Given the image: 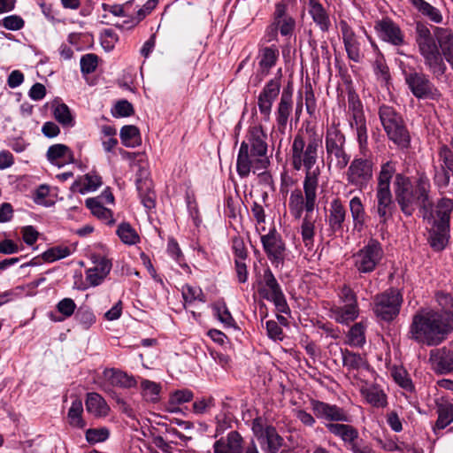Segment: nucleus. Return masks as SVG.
Returning a JSON list of instances; mask_svg holds the SVG:
<instances>
[{"label": "nucleus", "mask_w": 453, "mask_h": 453, "mask_svg": "<svg viewBox=\"0 0 453 453\" xmlns=\"http://www.w3.org/2000/svg\"><path fill=\"white\" fill-rule=\"evenodd\" d=\"M267 134L261 125L250 127L240 145L236 159V171L241 178L252 172L260 175L269 166Z\"/></svg>", "instance_id": "1"}, {"label": "nucleus", "mask_w": 453, "mask_h": 453, "mask_svg": "<svg viewBox=\"0 0 453 453\" xmlns=\"http://www.w3.org/2000/svg\"><path fill=\"white\" fill-rule=\"evenodd\" d=\"M322 143V134L311 126L298 130L294 137L290 149L291 165L296 171L303 169L305 180L319 181L321 170L317 162Z\"/></svg>", "instance_id": "2"}, {"label": "nucleus", "mask_w": 453, "mask_h": 453, "mask_svg": "<svg viewBox=\"0 0 453 453\" xmlns=\"http://www.w3.org/2000/svg\"><path fill=\"white\" fill-rule=\"evenodd\" d=\"M303 194L300 189L291 192L288 200V209L295 219H300L303 211L305 215L301 224V235L304 246L311 250L313 247L315 236V219L312 212L316 206L319 181L303 179Z\"/></svg>", "instance_id": "3"}, {"label": "nucleus", "mask_w": 453, "mask_h": 453, "mask_svg": "<svg viewBox=\"0 0 453 453\" xmlns=\"http://www.w3.org/2000/svg\"><path fill=\"white\" fill-rule=\"evenodd\" d=\"M453 331V324L444 315L434 310H422L416 313L410 326V338L426 346H438Z\"/></svg>", "instance_id": "4"}, {"label": "nucleus", "mask_w": 453, "mask_h": 453, "mask_svg": "<svg viewBox=\"0 0 453 453\" xmlns=\"http://www.w3.org/2000/svg\"><path fill=\"white\" fill-rule=\"evenodd\" d=\"M430 188L429 179L425 173L418 175L415 187L408 176L397 173L394 180V193L402 212L411 216L416 205L424 208L429 205Z\"/></svg>", "instance_id": "5"}, {"label": "nucleus", "mask_w": 453, "mask_h": 453, "mask_svg": "<svg viewBox=\"0 0 453 453\" xmlns=\"http://www.w3.org/2000/svg\"><path fill=\"white\" fill-rule=\"evenodd\" d=\"M416 42L426 68L436 80H441L444 76L447 66L430 29L418 23L416 27Z\"/></svg>", "instance_id": "6"}, {"label": "nucleus", "mask_w": 453, "mask_h": 453, "mask_svg": "<svg viewBox=\"0 0 453 453\" xmlns=\"http://www.w3.org/2000/svg\"><path fill=\"white\" fill-rule=\"evenodd\" d=\"M339 127L340 123L334 121L326 127L325 147L328 167L334 163L336 169L342 170L349 165L350 156L345 149V134Z\"/></svg>", "instance_id": "7"}, {"label": "nucleus", "mask_w": 453, "mask_h": 453, "mask_svg": "<svg viewBox=\"0 0 453 453\" xmlns=\"http://www.w3.org/2000/svg\"><path fill=\"white\" fill-rule=\"evenodd\" d=\"M379 117L388 139L399 148H408L411 136L402 116L392 106L383 104L379 109Z\"/></svg>", "instance_id": "8"}, {"label": "nucleus", "mask_w": 453, "mask_h": 453, "mask_svg": "<svg viewBox=\"0 0 453 453\" xmlns=\"http://www.w3.org/2000/svg\"><path fill=\"white\" fill-rule=\"evenodd\" d=\"M348 115L351 129L355 130L361 154L368 150V134L363 104L354 91L348 93Z\"/></svg>", "instance_id": "9"}, {"label": "nucleus", "mask_w": 453, "mask_h": 453, "mask_svg": "<svg viewBox=\"0 0 453 453\" xmlns=\"http://www.w3.org/2000/svg\"><path fill=\"white\" fill-rule=\"evenodd\" d=\"M344 423H327L326 428L339 437L351 453H375L372 446L359 437V432L356 427Z\"/></svg>", "instance_id": "10"}, {"label": "nucleus", "mask_w": 453, "mask_h": 453, "mask_svg": "<svg viewBox=\"0 0 453 453\" xmlns=\"http://www.w3.org/2000/svg\"><path fill=\"white\" fill-rule=\"evenodd\" d=\"M383 257L382 245L375 239H370L352 256L354 267L359 274H369L374 272Z\"/></svg>", "instance_id": "11"}, {"label": "nucleus", "mask_w": 453, "mask_h": 453, "mask_svg": "<svg viewBox=\"0 0 453 453\" xmlns=\"http://www.w3.org/2000/svg\"><path fill=\"white\" fill-rule=\"evenodd\" d=\"M403 303V296L396 288H390L373 297L372 311L384 321H392L397 317Z\"/></svg>", "instance_id": "12"}, {"label": "nucleus", "mask_w": 453, "mask_h": 453, "mask_svg": "<svg viewBox=\"0 0 453 453\" xmlns=\"http://www.w3.org/2000/svg\"><path fill=\"white\" fill-rule=\"evenodd\" d=\"M257 292L261 297L273 302L277 311L288 313L289 307L281 287L270 268H266L262 275V280L257 281Z\"/></svg>", "instance_id": "13"}, {"label": "nucleus", "mask_w": 453, "mask_h": 453, "mask_svg": "<svg viewBox=\"0 0 453 453\" xmlns=\"http://www.w3.org/2000/svg\"><path fill=\"white\" fill-rule=\"evenodd\" d=\"M366 152L367 150L363 154L364 157H355L345 173L348 184L358 190L365 189L373 176L374 163L372 158L366 157Z\"/></svg>", "instance_id": "14"}, {"label": "nucleus", "mask_w": 453, "mask_h": 453, "mask_svg": "<svg viewBox=\"0 0 453 453\" xmlns=\"http://www.w3.org/2000/svg\"><path fill=\"white\" fill-rule=\"evenodd\" d=\"M404 80L412 95L418 99L438 100L441 93L423 73L403 71Z\"/></svg>", "instance_id": "15"}, {"label": "nucleus", "mask_w": 453, "mask_h": 453, "mask_svg": "<svg viewBox=\"0 0 453 453\" xmlns=\"http://www.w3.org/2000/svg\"><path fill=\"white\" fill-rule=\"evenodd\" d=\"M311 408L316 418L328 421V423H349L351 421V418L347 411L336 404H330L328 403L312 399L311 401Z\"/></svg>", "instance_id": "16"}, {"label": "nucleus", "mask_w": 453, "mask_h": 453, "mask_svg": "<svg viewBox=\"0 0 453 453\" xmlns=\"http://www.w3.org/2000/svg\"><path fill=\"white\" fill-rule=\"evenodd\" d=\"M261 242L271 263L275 266L282 265L286 257V246L280 235L273 229L261 236Z\"/></svg>", "instance_id": "17"}, {"label": "nucleus", "mask_w": 453, "mask_h": 453, "mask_svg": "<svg viewBox=\"0 0 453 453\" xmlns=\"http://www.w3.org/2000/svg\"><path fill=\"white\" fill-rule=\"evenodd\" d=\"M149 176L148 169L139 165L135 180L136 188L142 205L150 211L156 206V194L152 188V180Z\"/></svg>", "instance_id": "18"}, {"label": "nucleus", "mask_w": 453, "mask_h": 453, "mask_svg": "<svg viewBox=\"0 0 453 453\" xmlns=\"http://www.w3.org/2000/svg\"><path fill=\"white\" fill-rule=\"evenodd\" d=\"M396 205L391 191H375V201L372 208L379 217L380 224L386 225L393 218Z\"/></svg>", "instance_id": "19"}, {"label": "nucleus", "mask_w": 453, "mask_h": 453, "mask_svg": "<svg viewBox=\"0 0 453 453\" xmlns=\"http://www.w3.org/2000/svg\"><path fill=\"white\" fill-rule=\"evenodd\" d=\"M279 56V50L274 45L266 46L259 50L257 55L258 67L254 77L256 85L259 84L270 73L271 69L275 66Z\"/></svg>", "instance_id": "20"}, {"label": "nucleus", "mask_w": 453, "mask_h": 453, "mask_svg": "<svg viewBox=\"0 0 453 453\" xmlns=\"http://www.w3.org/2000/svg\"><path fill=\"white\" fill-rule=\"evenodd\" d=\"M280 90V82L279 80L272 79L263 88L257 96V106L259 111L265 120H269L273 104L278 97Z\"/></svg>", "instance_id": "21"}, {"label": "nucleus", "mask_w": 453, "mask_h": 453, "mask_svg": "<svg viewBox=\"0 0 453 453\" xmlns=\"http://www.w3.org/2000/svg\"><path fill=\"white\" fill-rule=\"evenodd\" d=\"M340 27L342 35V42L347 56L349 60L355 63H360L364 58L361 51V44L357 36L345 20L340 21Z\"/></svg>", "instance_id": "22"}, {"label": "nucleus", "mask_w": 453, "mask_h": 453, "mask_svg": "<svg viewBox=\"0 0 453 453\" xmlns=\"http://www.w3.org/2000/svg\"><path fill=\"white\" fill-rule=\"evenodd\" d=\"M432 369L437 374L453 373V350L442 347L429 353Z\"/></svg>", "instance_id": "23"}, {"label": "nucleus", "mask_w": 453, "mask_h": 453, "mask_svg": "<svg viewBox=\"0 0 453 453\" xmlns=\"http://www.w3.org/2000/svg\"><path fill=\"white\" fill-rule=\"evenodd\" d=\"M292 88H285L281 93L280 102L275 111L277 128L281 134H285L288 119L293 111Z\"/></svg>", "instance_id": "24"}, {"label": "nucleus", "mask_w": 453, "mask_h": 453, "mask_svg": "<svg viewBox=\"0 0 453 453\" xmlns=\"http://www.w3.org/2000/svg\"><path fill=\"white\" fill-rule=\"evenodd\" d=\"M378 35L383 41L395 46L404 44V35L397 24L389 19H383L375 25Z\"/></svg>", "instance_id": "25"}, {"label": "nucleus", "mask_w": 453, "mask_h": 453, "mask_svg": "<svg viewBox=\"0 0 453 453\" xmlns=\"http://www.w3.org/2000/svg\"><path fill=\"white\" fill-rule=\"evenodd\" d=\"M273 26H276L282 36H291L295 31L296 20L287 13V5L282 2L275 4Z\"/></svg>", "instance_id": "26"}, {"label": "nucleus", "mask_w": 453, "mask_h": 453, "mask_svg": "<svg viewBox=\"0 0 453 453\" xmlns=\"http://www.w3.org/2000/svg\"><path fill=\"white\" fill-rule=\"evenodd\" d=\"M46 157L50 164L59 168L74 162L73 152L68 146L61 143L50 146Z\"/></svg>", "instance_id": "27"}, {"label": "nucleus", "mask_w": 453, "mask_h": 453, "mask_svg": "<svg viewBox=\"0 0 453 453\" xmlns=\"http://www.w3.org/2000/svg\"><path fill=\"white\" fill-rule=\"evenodd\" d=\"M242 438L236 431H231L226 438H221L215 441L213 448L215 453H243Z\"/></svg>", "instance_id": "28"}, {"label": "nucleus", "mask_w": 453, "mask_h": 453, "mask_svg": "<svg viewBox=\"0 0 453 453\" xmlns=\"http://www.w3.org/2000/svg\"><path fill=\"white\" fill-rule=\"evenodd\" d=\"M397 162L393 160H388L382 163L380 171L376 176V187L375 191H391L390 184L392 178L396 173Z\"/></svg>", "instance_id": "29"}, {"label": "nucleus", "mask_w": 453, "mask_h": 453, "mask_svg": "<svg viewBox=\"0 0 453 453\" xmlns=\"http://www.w3.org/2000/svg\"><path fill=\"white\" fill-rule=\"evenodd\" d=\"M308 12L314 23L323 32H328L331 27L329 15L323 5L318 0H309Z\"/></svg>", "instance_id": "30"}, {"label": "nucleus", "mask_w": 453, "mask_h": 453, "mask_svg": "<svg viewBox=\"0 0 453 453\" xmlns=\"http://www.w3.org/2000/svg\"><path fill=\"white\" fill-rule=\"evenodd\" d=\"M85 405L87 411L96 418L106 417L111 410L104 398L96 392L87 394Z\"/></svg>", "instance_id": "31"}, {"label": "nucleus", "mask_w": 453, "mask_h": 453, "mask_svg": "<svg viewBox=\"0 0 453 453\" xmlns=\"http://www.w3.org/2000/svg\"><path fill=\"white\" fill-rule=\"evenodd\" d=\"M331 318L340 324H349L359 315L357 303H344L342 306H334L330 309Z\"/></svg>", "instance_id": "32"}, {"label": "nucleus", "mask_w": 453, "mask_h": 453, "mask_svg": "<svg viewBox=\"0 0 453 453\" xmlns=\"http://www.w3.org/2000/svg\"><path fill=\"white\" fill-rule=\"evenodd\" d=\"M111 268V262L106 258H100L94 267L86 271V280L93 287L100 285L109 274Z\"/></svg>", "instance_id": "33"}, {"label": "nucleus", "mask_w": 453, "mask_h": 453, "mask_svg": "<svg viewBox=\"0 0 453 453\" xmlns=\"http://www.w3.org/2000/svg\"><path fill=\"white\" fill-rule=\"evenodd\" d=\"M434 35L441 53L453 69V34L445 28L436 27Z\"/></svg>", "instance_id": "34"}, {"label": "nucleus", "mask_w": 453, "mask_h": 453, "mask_svg": "<svg viewBox=\"0 0 453 453\" xmlns=\"http://www.w3.org/2000/svg\"><path fill=\"white\" fill-rule=\"evenodd\" d=\"M361 394L366 402L373 407L384 408L388 404L387 395L378 385L371 384L362 387Z\"/></svg>", "instance_id": "35"}, {"label": "nucleus", "mask_w": 453, "mask_h": 453, "mask_svg": "<svg viewBox=\"0 0 453 453\" xmlns=\"http://www.w3.org/2000/svg\"><path fill=\"white\" fill-rule=\"evenodd\" d=\"M346 219V210L339 198L334 199L330 203L328 224L334 232L342 229V224Z\"/></svg>", "instance_id": "36"}, {"label": "nucleus", "mask_w": 453, "mask_h": 453, "mask_svg": "<svg viewBox=\"0 0 453 453\" xmlns=\"http://www.w3.org/2000/svg\"><path fill=\"white\" fill-rule=\"evenodd\" d=\"M102 185V178L94 173H89L76 180L72 185V190L80 194L95 191Z\"/></svg>", "instance_id": "37"}, {"label": "nucleus", "mask_w": 453, "mask_h": 453, "mask_svg": "<svg viewBox=\"0 0 453 453\" xmlns=\"http://www.w3.org/2000/svg\"><path fill=\"white\" fill-rule=\"evenodd\" d=\"M104 378L112 385L125 388H130L136 386V380L133 376L114 368L105 369L104 371Z\"/></svg>", "instance_id": "38"}, {"label": "nucleus", "mask_w": 453, "mask_h": 453, "mask_svg": "<svg viewBox=\"0 0 453 453\" xmlns=\"http://www.w3.org/2000/svg\"><path fill=\"white\" fill-rule=\"evenodd\" d=\"M436 411L438 418L434 426V433L437 430H442L453 422V404L447 402L441 401L436 403Z\"/></svg>", "instance_id": "39"}, {"label": "nucleus", "mask_w": 453, "mask_h": 453, "mask_svg": "<svg viewBox=\"0 0 453 453\" xmlns=\"http://www.w3.org/2000/svg\"><path fill=\"white\" fill-rule=\"evenodd\" d=\"M349 211L353 220L354 229L361 232L364 229L365 219L367 218L365 206L358 196H354L349 201Z\"/></svg>", "instance_id": "40"}, {"label": "nucleus", "mask_w": 453, "mask_h": 453, "mask_svg": "<svg viewBox=\"0 0 453 453\" xmlns=\"http://www.w3.org/2000/svg\"><path fill=\"white\" fill-rule=\"evenodd\" d=\"M83 404L82 401L79 398H75L71 404V407L67 412L68 424L78 429H83L86 426V421L82 418Z\"/></svg>", "instance_id": "41"}, {"label": "nucleus", "mask_w": 453, "mask_h": 453, "mask_svg": "<svg viewBox=\"0 0 453 453\" xmlns=\"http://www.w3.org/2000/svg\"><path fill=\"white\" fill-rule=\"evenodd\" d=\"M157 0H149L142 6V8L139 9L137 12V16L135 18H132L129 19L124 20L122 23H113V26L119 29H130L135 27L142 19H143L146 15H148L152 10H154L157 6Z\"/></svg>", "instance_id": "42"}, {"label": "nucleus", "mask_w": 453, "mask_h": 453, "mask_svg": "<svg viewBox=\"0 0 453 453\" xmlns=\"http://www.w3.org/2000/svg\"><path fill=\"white\" fill-rule=\"evenodd\" d=\"M86 206L91 211L94 216L101 219L105 224H114L115 220L112 216V211L103 206L96 198H88L86 200Z\"/></svg>", "instance_id": "43"}, {"label": "nucleus", "mask_w": 453, "mask_h": 453, "mask_svg": "<svg viewBox=\"0 0 453 453\" xmlns=\"http://www.w3.org/2000/svg\"><path fill=\"white\" fill-rule=\"evenodd\" d=\"M409 2L420 12L434 23L442 21V15L439 9L431 5L425 0H409Z\"/></svg>", "instance_id": "44"}, {"label": "nucleus", "mask_w": 453, "mask_h": 453, "mask_svg": "<svg viewBox=\"0 0 453 453\" xmlns=\"http://www.w3.org/2000/svg\"><path fill=\"white\" fill-rule=\"evenodd\" d=\"M449 228V226L437 225L434 223L429 237L430 244L434 250H441L444 249L448 242Z\"/></svg>", "instance_id": "45"}, {"label": "nucleus", "mask_w": 453, "mask_h": 453, "mask_svg": "<svg viewBox=\"0 0 453 453\" xmlns=\"http://www.w3.org/2000/svg\"><path fill=\"white\" fill-rule=\"evenodd\" d=\"M261 431L260 437L265 441L267 444V450L269 453H278L280 448L282 445L283 439L278 434L276 429L273 426H266L264 431Z\"/></svg>", "instance_id": "46"}, {"label": "nucleus", "mask_w": 453, "mask_h": 453, "mask_svg": "<svg viewBox=\"0 0 453 453\" xmlns=\"http://www.w3.org/2000/svg\"><path fill=\"white\" fill-rule=\"evenodd\" d=\"M161 386L154 381L142 379L141 381V394L147 402L157 403L160 399Z\"/></svg>", "instance_id": "47"}, {"label": "nucleus", "mask_w": 453, "mask_h": 453, "mask_svg": "<svg viewBox=\"0 0 453 453\" xmlns=\"http://www.w3.org/2000/svg\"><path fill=\"white\" fill-rule=\"evenodd\" d=\"M116 233L121 242L127 245H134L140 242L139 234L129 223L119 224Z\"/></svg>", "instance_id": "48"}, {"label": "nucleus", "mask_w": 453, "mask_h": 453, "mask_svg": "<svg viewBox=\"0 0 453 453\" xmlns=\"http://www.w3.org/2000/svg\"><path fill=\"white\" fill-rule=\"evenodd\" d=\"M119 135L123 145L126 147H135L141 143L140 131L135 126H124L120 129Z\"/></svg>", "instance_id": "49"}, {"label": "nucleus", "mask_w": 453, "mask_h": 453, "mask_svg": "<svg viewBox=\"0 0 453 453\" xmlns=\"http://www.w3.org/2000/svg\"><path fill=\"white\" fill-rule=\"evenodd\" d=\"M53 116L64 127H73L74 119L69 107L64 103L53 104Z\"/></svg>", "instance_id": "50"}, {"label": "nucleus", "mask_w": 453, "mask_h": 453, "mask_svg": "<svg viewBox=\"0 0 453 453\" xmlns=\"http://www.w3.org/2000/svg\"><path fill=\"white\" fill-rule=\"evenodd\" d=\"M342 363L349 370H358L367 366L366 360L360 354L348 349H342Z\"/></svg>", "instance_id": "51"}, {"label": "nucleus", "mask_w": 453, "mask_h": 453, "mask_svg": "<svg viewBox=\"0 0 453 453\" xmlns=\"http://www.w3.org/2000/svg\"><path fill=\"white\" fill-rule=\"evenodd\" d=\"M453 211V200L449 198H442L437 206L438 220L435 224L449 226L450 213Z\"/></svg>", "instance_id": "52"}, {"label": "nucleus", "mask_w": 453, "mask_h": 453, "mask_svg": "<svg viewBox=\"0 0 453 453\" xmlns=\"http://www.w3.org/2000/svg\"><path fill=\"white\" fill-rule=\"evenodd\" d=\"M436 301L441 308L439 312L444 315V319L453 324V297L447 293L438 292Z\"/></svg>", "instance_id": "53"}, {"label": "nucleus", "mask_w": 453, "mask_h": 453, "mask_svg": "<svg viewBox=\"0 0 453 453\" xmlns=\"http://www.w3.org/2000/svg\"><path fill=\"white\" fill-rule=\"evenodd\" d=\"M365 326L362 322L351 326L347 335L348 343L355 347H362L365 342Z\"/></svg>", "instance_id": "54"}, {"label": "nucleus", "mask_w": 453, "mask_h": 453, "mask_svg": "<svg viewBox=\"0 0 453 453\" xmlns=\"http://www.w3.org/2000/svg\"><path fill=\"white\" fill-rule=\"evenodd\" d=\"M372 69L378 80L388 81L390 79L389 68L382 54L376 55L372 62Z\"/></svg>", "instance_id": "55"}, {"label": "nucleus", "mask_w": 453, "mask_h": 453, "mask_svg": "<svg viewBox=\"0 0 453 453\" xmlns=\"http://www.w3.org/2000/svg\"><path fill=\"white\" fill-rule=\"evenodd\" d=\"M71 254L72 250L69 247L59 245L47 250L42 253V257L44 261L51 263L58 259L67 257Z\"/></svg>", "instance_id": "56"}, {"label": "nucleus", "mask_w": 453, "mask_h": 453, "mask_svg": "<svg viewBox=\"0 0 453 453\" xmlns=\"http://www.w3.org/2000/svg\"><path fill=\"white\" fill-rule=\"evenodd\" d=\"M212 309L214 315L225 326L232 327L234 326V319L224 302H217L213 304Z\"/></svg>", "instance_id": "57"}, {"label": "nucleus", "mask_w": 453, "mask_h": 453, "mask_svg": "<svg viewBox=\"0 0 453 453\" xmlns=\"http://www.w3.org/2000/svg\"><path fill=\"white\" fill-rule=\"evenodd\" d=\"M392 377L395 383L407 391H412L413 384L409 374L403 367H395L392 370Z\"/></svg>", "instance_id": "58"}, {"label": "nucleus", "mask_w": 453, "mask_h": 453, "mask_svg": "<svg viewBox=\"0 0 453 453\" xmlns=\"http://www.w3.org/2000/svg\"><path fill=\"white\" fill-rule=\"evenodd\" d=\"M75 319L84 329H88L96 322L94 312L86 306H81L78 309Z\"/></svg>", "instance_id": "59"}, {"label": "nucleus", "mask_w": 453, "mask_h": 453, "mask_svg": "<svg viewBox=\"0 0 453 453\" xmlns=\"http://www.w3.org/2000/svg\"><path fill=\"white\" fill-rule=\"evenodd\" d=\"M110 436L107 427L89 428L85 433L86 441L89 444H96L105 441Z\"/></svg>", "instance_id": "60"}, {"label": "nucleus", "mask_w": 453, "mask_h": 453, "mask_svg": "<svg viewBox=\"0 0 453 453\" xmlns=\"http://www.w3.org/2000/svg\"><path fill=\"white\" fill-rule=\"evenodd\" d=\"M439 160L441 162V166L450 170L453 175V150L446 144H441L438 148Z\"/></svg>", "instance_id": "61"}, {"label": "nucleus", "mask_w": 453, "mask_h": 453, "mask_svg": "<svg viewBox=\"0 0 453 453\" xmlns=\"http://www.w3.org/2000/svg\"><path fill=\"white\" fill-rule=\"evenodd\" d=\"M56 308L58 311L64 316V318L58 319L56 321H63L65 319L70 318L74 313L76 310V303L72 298L65 297L58 303Z\"/></svg>", "instance_id": "62"}, {"label": "nucleus", "mask_w": 453, "mask_h": 453, "mask_svg": "<svg viewBox=\"0 0 453 453\" xmlns=\"http://www.w3.org/2000/svg\"><path fill=\"white\" fill-rule=\"evenodd\" d=\"M434 184L440 188H445L449 185L450 181V170L443 168L441 166L437 167L434 166Z\"/></svg>", "instance_id": "63"}, {"label": "nucleus", "mask_w": 453, "mask_h": 453, "mask_svg": "<svg viewBox=\"0 0 453 453\" xmlns=\"http://www.w3.org/2000/svg\"><path fill=\"white\" fill-rule=\"evenodd\" d=\"M98 65V57L93 53H88L81 58V71L82 73L89 74L96 71Z\"/></svg>", "instance_id": "64"}]
</instances>
